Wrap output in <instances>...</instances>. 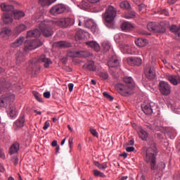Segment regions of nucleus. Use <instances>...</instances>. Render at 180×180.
I'll return each instance as SVG.
<instances>
[{"label": "nucleus", "instance_id": "25", "mask_svg": "<svg viewBox=\"0 0 180 180\" xmlns=\"http://www.w3.org/2000/svg\"><path fill=\"white\" fill-rule=\"evenodd\" d=\"M84 67L89 71H96V66L93 60L88 61L84 65Z\"/></svg>", "mask_w": 180, "mask_h": 180}, {"label": "nucleus", "instance_id": "62", "mask_svg": "<svg viewBox=\"0 0 180 180\" xmlns=\"http://www.w3.org/2000/svg\"><path fill=\"white\" fill-rule=\"evenodd\" d=\"M12 161L15 165H17L18 164V158L17 157H14Z\"/></svg>", "mask_w": 180, "mask_h": 180}, {"label": "nucleus", "instance_id": "48", "mask_svg": "<svg viewBox=\"0 0 180 180\" xmlns=\"http://www.w3.org/2000/svg\"><path fill=\"white\" fill-rule=\"evenodd\" d=\"M32 94L34 95V98H36V100L39 102V103H43V98H41V95L35 91H33Z\"/></svg>", "mask_w": 180, "mask_h": 180}, {"label": "nucleus", "instance_id": "11", "mask_svg": "<svg viewBox=\"0 0 180 180\" xmlns=\"http://www.w3.org/2000/svg\"><path fill=\"white\" fill-rule=\"evenodd\" d=\"M75 20L72 18H62L56 22L57 26L60 27H67L68 26H72L74 25Z\"/></svg>", "mask_w": 180, "mask_h": 180}, {"label": "nucleus", "instance_id": "50", "mask_svg": "<svg viewBox=\"0 0 180 180\" xmlns=\"http://www.w3.org/2000/svg\"><path fill=\"white\" fill-rule=\"evenodd\" d=\"M120 7L125 9H129L131 8V5L127 1H122L120 3Z\"/></svg>", "mask_w": 180, "mask_h": 180}, {"label": "nucleus", "instance_id": "35", "mask_svg": "<svg viewBox=\"0 0 180 180\" xmlns=\"http://www.w3.org/2000/svg\"><path fill=\"white\" fill-rule=\"evenodd\" d=\"M37 66H38V63L36 61V60L30 61L28 67V70L32 72L36 70Z\"/></svg>", "mask_w": 180, "mask_h": 180}, {"label": "nucleus", "instance_id": "24", "mask_svg": "<svg viewBox=\"0 0 180 180\" xmlns=\"http://www.w3.org/2000/svg\"><path fill=\"white\" fill-rule=\"evenodd\" d=\"M11 87V84L7 81L0 82V94L6 89H9Z\"/></svg>", "mask_w": 180, "mask_h": 180}, {"label": "nucleus", "instance_id": "13", "mask_svg": "<svg viewBox=\"0 0 180 180\" xmlns=\"http://www.w3.org/2000/svg\"><path fill=\"white\" fill-rule=\"evenodd\" d=\"M128 65L131 66L140 67L143 63V60L140 57L131 56L127 58Z\"/></svg>", "mask_w": 180, "mask_h": 180}, {"label": "nucleus", "instance_id": "52", "mask_svg": "<svg viewBox=\"0 0 180 180\" xmlns=\"http://www.w3.org/2000/svg\"><path fill=\"white\" fill-rule=\"evenodd\" d=\"M93 174L96 176H99L101 177H105V175L103 173H102L101 172H99L98 170H96V169L93 170Z\"/></svg>", "mask_w": 180, "mask_h": 180}, {"label": "nucleus", "instance_id": "49", "mask_svg": "<svg viewBox=\"0 0 180 180\" xmlns=\"http://www.w3.org/2000/svg\"><path fill=\"white\" fill-rule=\"evenodd\" d=\"M146 129L150 131H160L161 130V127H158V125H146Z\"/></svg>", "mask_w": 180, "mask_h": 180}, {"label": "nucleus", "instance_id": "23", "mask_svg": "<svg viewBox=\"0 0 180 180\" xmlns=\"http://www.w3.org/2000/svg\"><path fill=\"white\" fill-rule=\"evenodd\" d=\"M41 35V32L36 29V30H31V31H28L27 32V37L29 38H32V37H34V38H38Z\"/></svg>", "mask_w": 180, "mask_h": 180}, {"label": "nucleus", "instance_id": "56", "mask_svg": "<svg viewBox=\"0 0 180 180\" xmlns=\"http://www.w3.org/2000/svg\"><path fill=\"white\" fill-rule=\"evenodd\" d=\"M168 136H169V138L171 139H174L176 136V132L174 130H171L169 133H168Z\"/></svg>", "mask_w": 180, "mask_h": 180}, {"label": "nucleus", "instance_id": "47", "mask_svg": "<svg viewBox=\"0 0 180 180\" xmlns=\"http://www.w3.org/2000/svg\"><path fill=\"white\" fill-rule=\"evenodd\" d=\"M155 170L156 172H162V170H164V169H165V163L161 162L159 164H158V165H155Z\"/></svg>", "mask_w": 180, "mask_h": 180}, {"label": "nucleus", "instance_id": "63", "mask_svg": "<svg viewBox=\"0 0 180 180\" xmlns=\"http://www.w3.org/2000/svg\"><path fill=\"white\" fill-rule=\"evenodd\" d=\"M178 0H167V3L169 5H172L174 4Z\"/></svg>", "mask_w": 180, "mask_h": 180}, {"label": "nucleus", "instance_id": "46", "mask_svg": "<svg viewBox=\"0 0 180 180\" xmlns=\"http://www.w3.org/2000/svg\"><path fill=\"white\" fill-rule=\"evenodd\" d=\"M127 37L126 34H117L115 36V39L117 41V42H122L123 40Z\"/></svg>", "mask_w": 180, "mask_h": 180}, {"label": "nucleus", "instance_id": "60", "mask_svg": "<svg viewBox=\"0 0 180 180\" xmlns=\"http://www.w3.org/2000/svg\"><path fill=\"white\" fill-rule=\"evenodd\" d=\"M135 150V148L134 147H127L126 148V151L130 153V152H133Z\"/></svg>", "mask_w": 180, "mask_h": 180}, {"label": "nucleus", "instance_id": "45", "mask_svg": "<svg viewBox=\"0 0 180 180\" xmlns=\"http://www.w3.org/2000/svg\"><path fill=\"white\" fill-rule=\"evenodd\" d=\"M139 138H141L143 141H146L148 137V133L143 129L140 130V132L139 133Z\"/></svg>", "mask_w": 180, "mask_h": 180}, {"label": "nucleus", "instance_id": "7", "mask_svg": "<svg viewBox=\"0 0 180 180\" xmlns=\"http://www.w3.org/2000/svg\"><path fill=\"white\" fill-rule=\"evenodd\" d=\"M120 49L121 51L124 54H129V55L139 54L137 49H136L133 46H129V44H127L125 43L120 44Z\"/></svg>", "mask_w": 180, "mask_h": 180}, {"label": "nucleus", "instance_id": "15", "mask_svg": "<svg viewBox=\"0 0 180 180\" xmlns=\"http://www.w3.org/2000/svg\"><path fill=\"white\" fill-rule=\"evenodd\" d=\"M166 79L174 86L180 84V77L178 75H167Z\"/></svg>", "mask_w": 180, "mask_h": 180}, {"label": "nucleus", "instance_id": "14", "mask_svg": "<svg viewBox=\"0 0 180 180\" xmlns=\"http://www.w3.org/2000/svg\"><path fill=\"white\" fill-rule=\"evenodd\" d=\"M65 9H66V7L65 5L58 4V5L53 6L51 8L50 12L52 15H53L54 16H56V15H58V14L63 13L65 11Z\"/></svg>", "mask_w": 180, "mask_h": 180}, {"label": "nucleus", "instance_id": "33", "mask_svg": "<svg viewBox=\"0 0 180 180\" xmlns=\"http://www.w3.org/2000/svg\"><path fill=\"white\" fill-rule=\"evenodd\" d=\"M85 27L88 29H91V30H95L96 27V24L94 22L93 20H88L84 23Z\"/></svg>", "mask_w": 180, "mask_h": 180}, {"label": "nucleus", "instance_id": "37", "mask_svg": "<svg viewBox=\"0 0 180 180\" xmlns=\"http://www.w3.org/2000/svg\"><path fill=\"white\" fill-rule=\"evenodd\" d=\"M12 13L13 14L15 19L17 20L20 19L21 18H24L25 16V13L22 11L15 10L13 11Z\"/></svg>", "mask_w": 180, "mask_h": 180}, {"label": "nucleus", "instance_id": "41", "mask_svg": "<svg viewBox=\"0 0 180 180\" xmlns=\"http://www.w3.org/2000/svg\"><path fill=\"white\" fill-rule=\"evenodd\" d=\"M170 32L175 33L179 37H180V25L177 27L176 25H172L170 27Z\"/></svg>", "mask_w": 180, "mask_h": 180}, {"label": "nucleus", "instance_id": "27", "mask_svg": "<svg viewBox=\"0 0 180 180\" xmlns=\"http://www.w3.org/2000/svg\"><path fill=\"white\" fill-rule=\"evenodd\" d=\"M25 60V54L23 52L18 51L16 53V63L17 64H20Z\"/></svg>", "mask_w": 180, "mask_h": 180}, {"label": "nucleus", "instance_id": "51", "mask_svg": "<svg viewBox=\"0 0 180 180\" xmlns=\"http://www.w3.org/2000/svg\"><path fill=\"white\" fill-rule=\"evenodd\" d=\"M99 77L103 80H106L108 79L109 75L107 72H99Z\"/></svg>", "mask_w": 180, "mask_h": 180}, {"label": "nucleus", "instance_id": "42", "mask_svg": "<svg viewBox=\"0 0 180 180\" xmlns=\"http://www.w3.org/2000/svg\"><path fill=\"white\" fill-rule=\"evenodd\" d=\"M94 165L101 170H105L108 168V162H103L102 164H100L98 162H95Z\"/></svg>", "mask_w": 180, "mask_h": 180}, {"label": "nucleus", "instance_id": "44", "mask_svg": "<svg viewBox=\"0 0 180 180\" xmlns=\"http://www.w3.org/2000/svg\"><path fill=\"white\" fill-rule=\"evenodd\" d=\"M101 46L105 52L108 51L111 48V44L108 41H103L101 44Z\"/></svg>", "mask_w": 180, "mask_h": 180}, {"label": "nucleus", "instance_id": "61", "mask_svg": "<svg viewBox=\"0 0 180 180\" xmlns=\"http://www.w3.org/2000/svg\"><path fill=\"white\" fill-rule=\"evenodd\" d=\"M49 127H50V122H48V121H46L44 124L43 129L44 130H46Z\"/></svg>", "mask_w": 180, "mask_h": 180}, {"label": "nucleus", "instance_id": "30", "mask_svg": "<svg viewBox=\"0 0 180 180\" xmlns=\"http://www.w3.org/2000/svg\"><path fill=\"white\" fill-rule=\"evenodd\" d=\"M1 8L4 11H7V13H10L11 14L14 11L13 6L7 5L4 3L1 4Z\"/></svg>", "mask_w": 180, "mask_h": 180}, {"label": "nucleus", "instance_id": "1", "mask_svg": "<svg viewBox=\"0 0 180 180\" xmlns=\"http://www.w3.org/2000/svg\"><path fill=\"white\" fill-rule=\"evenodd\" d=\"M156 156H157V148L155 143L152 142L150 148L147 149L146 154L144 158L145 161L150 165L151 170L156 169Z\"/></svg>", "mask_w": 180, "mask_h": 180}, {"label": "nucleus", "instance_id": "36", "mask_svg": "<svg viewBox=\"0 0 180 180\" xmlns=\"http://www.w3.org/2000/svg\"><path fill=\"white\" fill-rule=\"evenodd\" d=\"M56 46L58 48H70L71 47V44L67 41H60L56 44Z\"/></svg>", "mask_w": 180, "mask_h": 180}, {"label": "nucleus", "instance_id": "58", "mask_svg": "<svg viewBox=\"0 0 180 180\" xmlns=\"http://www.w3.org/2000/svg\"><path fill=\"white\" fill-rule=\"evenodd\" d=\"M44 98H50V97H51V93H50V91H46V92H44Z\"/></svg>", "mask_w": 180, "mask_h": 180}, {"label": "nucleus", "instance_id": "28", "mask_svg": "<svg viewBox=\"0 0 180 180\" xmlns=\"http://www.w3.org/2000/svg\"><path fill=\"white\" fill-rule=\"evenodd\" d=\"M135 44L139 47H144L147 46L148 41L146 39L138 38L136 40H135Z\"/></svg>", "mask_w": 180, "mask_h": 180}, {"label": "nucleus", "instance_id": "16", "mask_svg": "<svg viewBox=\"0 0 180 180\" xmlns=\"http://www.w3.org/2000/svg\"><path fill=\"white\" fill-rule=\"evenodd\" d=\"M141 110L146 115H151L153 112L151 103H144L141 105Z\"/></svg>", "mask_w": 180, "mask_h": 180}, {"label": "nucleus", "instance_id": "54", "mask_svg": "<svg viewBox=\"0 0 180 180\" xmlns=\"http://www.w3.org/2000/svg\"><path fill=\"white\" fill-rule=\"evenodd\" d=\"M81 8L84 9V10H86L87 8H89V4L85 2V1H82L81 2Z\"/></svg>", "mask_w": 180, "mask_h": 180}, {"label": "nucleus", "instance_id": "34", "mask_svg": "<svg viewBox=\"0 0 180 180\" xmlns=\"http://www.w3.org/2000/svg\"><path fill=\"white\" fill-rule=\"evenodd\" d=\"M76 54H77V56L83 57V58H89L90 56H93V53H91L89 51H77Z\"/></svg>", "mask_w": 180, "mask_h": 180}, {"label": "nucleus", "instance_id": "64", "mask_svg": "<svg viewBox=\"0 0 180 180\" xmlns=\"http://www.w3.org/2000/svg\"><path fill=\"white\" fill-rule=\"evenodd\" d=\"M73 144V139L72 138H69V146L72 148V145Z\"/></svg>", "mask_w": 180, "mask_h": 180}, {"label": "nucleus", "instance_id": "38", "mask_svg": "<svg viewBox=\"0 0 180 180\" xmlns=\"http://www.w3.org/2000/svg\"><path fill=\"white\" fill-rule=\"evenodd\" d=\"M8 113L11 117H14L17 115V110H16L15 105H10L9 110H8Z\"/></svg>", "mask_w": 180, "mask_h": 180}, {"label": "nucleus", "instance_id": "43", "mask_svg": "<svg viewBox=\"0 0 180 180\" xmlns=\"http://www.w3.org/2000/svg\"><path fill=\"white\" fill-rule=\"evenodd\" d=\"M136 16V13L134 11H129L124 15V18H125V19H134Z\"/></svg>", "mask_w": 180, "mask_h": 180}, {"label": "nucleus", "instance_id": "19", "mask_svg": "<svg viewBox=\"0 0 180 180\" xmlns=\"http://www.w3.org/2000/svg\"><path fill=\"white\" fill-rule=\"evenodd\" d=\"M27 27L24 24H20L18 25L13 31L14 35L18 36L20 33H22V32H24V30H26Z\"/></svg>", "mask_w": 180, "mask_h": 180}, {"label": "nucleus", "instance_id": "17", "mask_svg": "<svg viewBox=\"0 0 180 180\" xmlns=\"http://www.w3.org/2000/svg\"><path fill=\"white\" fill-rule=\"evenodd\" d=\"M39 62L44 63L45 68H49V65L52 64V61L50 60V58H46L45 55H41L39 56Z\"/></svg>", "mask_w": 180, "mask_h": 180}, {"label": "nucleus", "instance_id": "3", "mask_svg": "<svg viewBox=\"0 0 180 180\" xmlns=\"http://www.w3.org/2000/svg\"><path fill=\"white\" fill-rule=\"evenodd\" d=\"M108 66L111 75L115 78H118V74L114 71L115 68L120 67V60L116 56H112L108 61Z\"/></svg>", "mask_w": 180, "mask_h": 180}, {"label": "nucleus", "instance_id": "5", "mask_svg": "<svg viewBox=\"0 0 180 180\" xmlns=\"http://www.w3.org/2000/svg\"><path fill=\"white\" fill-rule=\"evenodd\" d=\"M39 29L45 37H51L53 34V28L50 22L42 21L39 24Z\"/></svg>", "mask_w": 180, "mask_h": 180}, {"label": "nucleus", "instance_id": "57", "mask_svg": "<svg viewBox=\"0 0 180 180\" xmlns=\"http://www.w3.org/2000/svg\"><path fill=\"white\" fill-rule=\"evenodd\" d=\"M68 87H69V91L72 92L73 91V89H74V84L73 83H69V84H68Z\"/></svg>", "mask_w": 180, "mask_h": 180}, {"label": "nucleus", "instance_id": "55", "mask_svg": "<svg viewBox=\"0 0 180 180\" xmlns=\"http://www.w3.org/2000/svg\"><path fill=\"white\" fill-rule=\"evenodd\" d=\"M89 131H90V133H91V134L92 136H94V137L98 138V132L96 131V129H89Z\"/></svg>", "mask_w": 180, "mask_h": 180}, {"label": "nucleus", "instance_id": "12", "mask_svg": "<svg viewBox=\"0 0 180 180\" xmlns=\"http://www.w3.org/2000/svg\"><path fill=\"white\" fill-rule=\"evenodd\" d=\"M41 46H42V44L39 39L28 41L25 43V49L32 51L40 47Z\"/></svg>", "mask_w": 180, "mask_h": 180}, {"label": "nucleus", "instance_id": "39", "mask_svg": "<svg viewBox=\"0 0 180 180\" xmlns=\"http://www.w3.org/2000/svg\"><path fill=\"white\" fill-rule=\"evenodd\" d=\"M56 0H39V4L42 6H49L53 3H54Z\"/></svg>", "mask_w": 180, "mask_h": 180}, {"label": "nucleus", "instance_id": "40", "mask_svg": "<svg viewBox=\"0 0 180 180\" xmlns=\"http://www.w3.org/2000/svg\"><path fill=\"white\" fill-rule=\"evenodd\" d=\"M11 33V31L8 28H3L0 31V37H8Z\"/></svg>", "mask_w": 180, "mask_h": 180}, {"label": "nucleus", "instance_id": "29", "mask_svg": "<svg viewBox=\"0 0 180 180\" xmlns=\"http://www.w3.org/2000/svg\"><path fill=\"white\" fill-rule=\"evenodd\" d=\"M25 120L24 115H21L17 121H15L14 126L17 128H22L25 125Z\"/></svg>", "mask_w": 180, "mask_h": 180}, {"label": "nucleus", "instance_id": "10", "mask_svg": "<svg viewBox=\"0 0 180 180\" xmlns=\"http://www.w3.org/2000/svg\"><path fill=\"white\" fill-rule=\"evenodd\" d=\"M144 73H145L146 77L150 80L154 79L156 77V72H155V67L150 65H147L145 68Z\"/></svg>", "mask_w": 180, "mask_h": 180}, {"label": "nucleus", "instance_id": "4", "mask_svg": "<svg viewBox=\"0 0 180 180\" xmlns=\"http://www.w3.org/2000/svg\"><path fill=\"white\" fill-rule=\"evenodd\" d=\"M15 100V95L11 92H7L0 97V107L6 108L11 103Z\"/></svg>", "mask_w": 180, "mask_h": 180}, {"label": "nucleus", "instance_id": "59", "mask_svg": "<svg viewBox=\"0 0 180 180\" xmlns=\"http://www.w3.org/2000/svg\"><path fill=\"white\" fill-rule=\"evenodd\" d=\"M174 180H180V171L178 172L174 176Z\"/></svg>", "mask_w": 180, "mask_h": 180}, {"label": "nucleus", "instance_id": "8", "mask_svg": "<svg viewBox=\"0 0 180 180\" xmlns=\"http://www.w3.org/2000/svg\"><path fill=\"white\" fill-rule=\"evenodd\" d=\"M159 91L163 96H169L171 94V84L168 82L160 81L159 82Z\"/></svg>", "mask_w": 180, "mask_h": 180}, {"label": "nucleus", "instance_id": "32", "mask_svg": "<svg viewBox=\"0 0 180 180\" xmlns=\"http://www.w3.org/2000/svg\"><path fill=\"white\" fill-rule=\"evenodd\" d=\"M20 149V145L18 143L15 142L13 143L9 149V153L11 155L16 153Z\"/></svg>", "mask_w": 180, "mask_h": 180}, {"label": "nucleus", "instance_id": "6", "mask_svg": "<svg viewBox=\"0 0 180 180\" xmlns=\"http://www.w3.org/2000/svg\"><path fill=\"white\" fill-rule=\"evenodd\" d=\"M115 89L117 91L123 96H127L132 94L133 93V89L130 88L128 85L122 83L116 84Z\"/></svg>", "mask_w": 180, "mask_h": 180}, {"label": "nucleus", "instance_id": "9", "mask_svg": "<svg viewBox=\"0 0 180 180\" xmlns=\"http://www.w3.org/2000/svg\"><path fill=\"white\" fill-rule=\"evenodd\" d=\"M147 29L149 32H155V33H165V27L162 26L161 24L153 22H148Z\"/></svg>", "mask_w": 180, "mask_h": 180}, {"label": "nucleus", "instance_id": "26", "mask_svg": "<svg viewBox=\"0 0 180 180\" xmlns=\"http://www.w3.org/2000/svg\"><path fill=\"white\" fill-rule=\"evenodd\" d=\"M3 21L6 25H8V23H12L13 18H12V13H6L4 14L2 17Z\"/></svg>", "mask_w": 180, "mask_h": 180}, {"label": "nucleus", "instance_id": "22", "mask_svg": "<svg viewBox=\"0 0 180 180\" xmlns=\"http://www.w3.org/2000/svg\"><path fill=\"white\" fill-rule=\"evenodd\" d=\"M124 82L126 84L127 86H129L132 89L135 87V83L134 79L131 77H125L123 79Z\"/></svg>", "mask_w": 180, "mask_h": 180}, {"label": "nucleus", "instance_id": "18", "mask_svg": "<svg viewBox=\"0 0 180 180\" xmlns=\"http://www.w3.org/2000/svg\"><path fill=\"white\" fill-rule=\"evenodd\" d=\"M24 41H25V37H20L18 38L14 42H13L11 44V47L12 49L18 48L20 46H22V44H23Z\"/></svg>", "mask_w": 180, "mask_h": 180}, {"label": "nucleus", "instance_id": "20", "mask_svg": "<svg viewBox=\"0 0 180 180\" xmlns=\"http://www.w3.org/2000/svg\"><path fill=\"white\" fill-rule=\"evenodd\" d=\"M86 44L89 46L91 49H94L96 52H99L101 51V47L98 43L96 41H87Z\"/></svg>", "mask_w": 180, "mask_h": 180}, {"label": "nucleus", "instance_id": "53", "mask_svg": "<svg viewBox=\"0 0 180 180\" xmlns=\"http://www.w3.org/2000/svg\"><path fill=\"white\" fill-rule=\"evenodd\" d=\"M103 95L105 98H106L109 101H113L114 99V98L111 95H110L108 92H105V91L103 92Z\"/></svg>", "mask_w": 180, "mask_h": 180}, {"label": "nucleus", "instance_id": "2", "mask_svg": "<svg viewBox=\"0 0 180 180\" xmlns=\"http://www.w3.org/2000/svg\"><path fill=\"white\" fill-rule=\"evenodd\" d=\"M116 16L117 9L112 6H109L105 8V13L103 14V19L105 23L111 25Z\"/></svg>", "mask_w": 180, "mask_h": 180}, {"label": "nucleus", "instance_id": "31", "mask_svg": "<svg viewBox=\"0 0 180 180\" xmlns=\"http://www.w3.org/2000/svg\"><path fill=\"white\" fill-rule=\"evenodd\" d=\"M85 34H88L87 32L83 31L82 30H80L76 32V36H75V39H76V41H79L82 40Z\"/></svg>", "mask_w": 180, "mask_h": 180}, {"label": "nucleus", "instance_id": "21", "mask_svg": "<svg viewBox=\"0 0 180 180\" xmlns=\"http://www.w3.org/2000/svg\"><path fill=\"white\" fill-rule=\"evenodd\" d=\"M134 25L127 21L123 22L121 25L122 30H124L125 32H129L134 29Z\"/></svg>", "mask_w": 180, "mask_h": 180}]
</instances>
